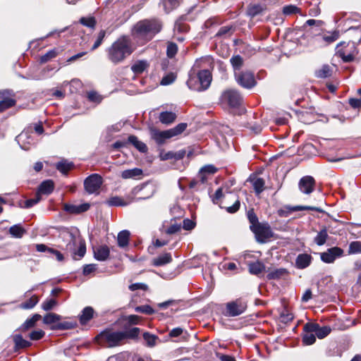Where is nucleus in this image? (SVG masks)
Instances as JSON below:
<instances>
[{
    "label": "nucleus",
    "instance_id": "20e7f679",
    "mask_svg": "<svg viewBox=\"0 0 361 361\" xmlns=\"http://www.w3.org/2000/svg\"><path fill=\"white\" fill-rule=\"evenodd\" d=\"M122 331L106 329L96 337L97 342L105 347L113 348L119 345L123 340Z\"/></svg>",
    "mask_w": 361,
    "mask_h": 361
},
{
    "label": "nucleus",
    "instance_id": "473e14b6",
    "mask_svg": "<svg viewBox=\"0 0 361 361\" xmlns=\"http://www.w3.org/2000/svg\"><path fill=\"white\" fill-rule=\"evenodd\" d=\"M176 118V115L171 111H164L159 115V121L164 124H170L173 123Z\"/></svg>",
    "mask_w": 361,
    "mask_h": 361
},
{
    "label": "nucleus",
    "instance_id": "393cba45",
    "mask_svg": "<svg viewBox=\"0 0 361 361\" xmlns=\"http://www.w3.org/2000/svg\"><path fill=\"white\" fill-rule=\"evenodd\" d=\"M16 349L26 348L31 345V343L23 338L20 334H16L13 337Z\"/></svg>",
    "mask_w": 361,
    "mask_h": 361
},
{
    "label": "nucleus",
    "instance_id": "f3484780",
    "mask_svg": "<svg viewBox=\"0 0 361 361\" xmlns=\"http://www.w3.org/2000/svg\"><path fill=\"white\" fill-rule=\"evenodd\" d=\"M94 257L98 261H105L109 256V249L106 245H100L93 248Z\"/></svg>",
    "mask_w": 361,
    "mask_h": 361
},
{
    "label": "nucleus",
    "instance_id": "5701e85b",
    "mask_svg": "<svg viewBox=\"0 0 361 361\" xmlns=\"http://www.w3.org/2000/svg\"><path fill=\"white\" fill-rule=\"evenodd\" d=\"M149 67V63L145 60H140L133 63L131 70L135 74L142 73Z\"/></svg>",
    "mask_w": 361,
    "mask_h": 361
},
{
    "label": "nucleus",
    "instance_id": "cd10ccee",
    "mask_svg": "<svg viewBox=\"0 0 361 361\" xmlns=\"http://www.w3.org/2000/svg\"><path fill=\"white\" fill-rule=\"evenodd\" d=\"M94 314V310L91 307H86L82 311L80 315V322L82 324H87L92 317Z\"/></svg>",
    "mask_w": 361,
    "mask_h": 361
},
{
    "label": "nucleus",
    "instance_id": "bf43d9fd",
    "mask_svg": "<svg viewBox=\"0 0 361 361\" xmlns=\"http://www.w3.org/2000/svg\"><path fill=\"white\" fill-rule=\"evenodd\" d=\"M135 310L137 312L145 313L147 314H152V313H154V310L152 309V307L147 305L137 306L135 308Z\"/></svg>",
    "mask_w": 361,
    "mask_h": 361
},
{
    "label": "nucleus",
    "instance_id": "c756f323",
    "mask_svg": "<svg viewBox=\"0 0 361 361\" xmlns=\"http://www.w3.org/2000/svg\"><path fill=\"white\" fill-rule=\"evenodd\" d=\"M128 141L140 152H146L147 151V145L144 142L140 141L136 136L130 135L128 137Z\"/></svg>",
    "mask_w": 361,
    "mask_h": 361
},
{
    "label": "nucleus",
    "instance_id": "13d9d810",
    "mask_svg": "<svg viewBox=\"0 0 361 361\" xmlns=\"http://www.w3.org/2000/svg\"><path fill=\"white\" fill-rule=\"evenodd\" d=\"M178 47L175 43L170 42L167 45L166 54L169 58H173L177 53Z\"/></svg>",
    "mask_w": 361,
    "mask_h": 361
},
{
    "label": "nucleus",
    "instance_id": "2eb2a0df",
    "mask_svg": "<svg viewBox=\"0 0 361 361\" xmlns=\"http://www.w3.org/2000/svg\"><path fill=\"white\" fill-rule=\"evenodd\" d=\"M217 171V168L212 164L205 165L202 167L199 171L198 177L202 182L204 183L207 181L208 176L213 175Z\"/></svg>",
    "mask_w": 361,
    "mask_h": 361
},
{
    "label": "nucleus",
    "instance_id": "a211bd4d",
    "mask_svg": "<svg viewBox=\"0 0 361 361\" xmlns=\"http://www.w3.org/2000/svg\"><path fill=\"white\" fill-rule=\"evenodd\" d=\"M54 189V183L51 180H46L41 183L37 190V194L49 195Z\"/></svg>",
    "mask_w": 361,
    "mask_h": 361
},
{
    "label": "nucleus",
    "instance_id": "c85d7f7f",
    "mask_svg": "<svg viewBox=\"0 0 361 361\" xmlns=\"http://www.w3.org/2000/svg\"><path fill=\"white\" fill-rule=\"evenodd\" d=\"M130 232L127 230H123L118 233L117 237L118 245L121 247H126L129 243Z\"/></svg>",
    "mask_w": 361,
    "mask_h": 361
},
{
    "label": "nucleus",
    "instance_id": "774afa93",
    "mask_svg": "<svg viewBox=\"0 0 361 361\" xmlns=\"http://www.w3.org/2000/svg\"><path fill=\"white\" fill-rule=\"evenodd\" d=\"M44 335L42 330L33 331L30 334V338L32 341H37L41 339Z\"/></svg>",
    "mask_w": 361,
    "mask_h": 361
},
{
    "label": "nucleus",
    "instance_id": "79ce46f5",
    "mask_svg": "<svg viewBox=\"0 0 361 361\" xmlns=\"http://www.w3.org/2000/svg\"><path fill=\"white\" fill-rule=\"evenodd\" d=\"M263 11V7L260 4H252L250 5L247 9V13L248 16L251 17H255V16L261 13Z\"/></svg>",
    "mask_w": 361,
    "mask_h": 361
},
{
    "label": "nucleus",
    "instance_id": "f03ea898",
    "mask_svg": "<svg viewBox=\"0 0 361 361\" xmlns=\"http://www.w3.org/2000/svg\"><path fill=\"white\" fill-rule=\"evenodd\" d=\"M161 30V24L157 20H143L137 22L133 30L134 37L145 43L151 40Z\"/></svg>",
    "mask_w": 361,
    "mask_h": 361
},
{
    "label": "nucleus",
    "instance_id": "a878e982",
    "mask_svg": "<svg viewBox=\"0 0 361 361\" xmlns=\"http://www.w3.org/2000/svg\"><path fill=\"white\" fill-rule=\"evenodd\" d=\"M316 341L314 331H309L306 329V324L303 326L302 342L305 345H312Z\"/></svg>",
    "mask_w": 361,
    "mask_h": 361
},
{
    "label": "nucleus",
    "instance_id": "72a5a7b5",
    "mask_svg": "<svg viewBox=\"0 0 361 361\" xmlns=\"http://www.w3.org/2000/svg\"><path fill=\"white\" fill-rule=\"evenodd\" d=\"M90 208L89 204H83L80 205H65V209L70 213H80L87 211Z\"/></svg>",
    "mask_w": 361,
    "mask_h": 361
},
{
    "label": "nucleus",
    "instance_id": "9d476101",
    "mask_svg": "<svg viewBox=\"0 0 361 361\" xmlns=\"http://www.w3.org/2000/svg\"><path fill=\"white\" fill-rule=\"evenodd\" d=\"M246 304L240 300H236L226 304V315L236 317L243 314L246 310Z\"/></svg>",
    "mask_w": 361,
    "mask_h": 361
},
{
    "label": "nucleus",
    "instance_id": "7ed1b4c3",
    "mask_svg": "<svg viewBox=\"0 0 361 361\" xmlns=\"http://www.w3.org/2000/svg\"><path fill=\"white\" fill-rule=\"evenodd\" d=\"M247 216L250 224V228L254 233L256 240L259 243L267 242L274 235L269 224L267 222H259L253 209L249 210Z\"/></svg>",
    "mask_w": 361,
    "mask_h": 361
},
{
    "label": "nucleus",
    "instance_id": "de8ad7c7",
    "mask_svg": "<svg viewBox=\"0 0 361 361\" xmlns=\"http://www.w3.org/2000/svg\"><path fill=\"white\" fill-rule=\"evenodd\" d=\"M61 319V316L55 313H48L44 318L43 322L46 324H54Z\"/></svg>",
    "mask_w": 361,
    "mask_h": 361
},
{
    "label": "nucleus",
    "instance_id": "f257e3e1",
    "mask_svg": "<svg viewBox=\"0 0 361 361\" xmlns=\"http://www.w3.org/2000/svg\"><path fill=\"white\" fill-rule=\"evenodd\" d=\"M106 51L108 59L111 63L118 64L133 53L132 42L128 37L122 36L115 41Z\"/></svg>",
    "mask_w": 361,
    "mask_h": 361
},
{
    "label": "nucleus",
    "instance_id": "ea45409f",
    "mask_svg": "<svg viewBox=\"0 0 361 361\" xmlns=\"http://www.w3.org/2000/svg\"><path fill=\"white\" fill-rule=\"evenodd\" d=\"M41 319V316L38 314H34L31 318L27 319L21 326L23 330H27L33 327L36 322Z\"/></svg>",
    "mask_w": 361,
    "mask_h": 361
},
{
    "label": "nucleus",
    "instance_id": "7c9ffc66",
    "mask_svg": "<svg viewBox=\"0 0 361 361\" xmlns=\"http://www.w3.org/2000/svg\"><path fill=\"white\" fill-rule=\"evenodd\" d=\"M56 168L63 174L66 175L73 168V162L62 160L56 164Z\"/></svg>",
    "mask_w": 361,
    "mask_h": 361
},
{
    "label": "nucleus",
    "instance_id": "c03bdc74",
    "mask_svg": "<svg viewBox=\"0 0 361 361\" xmlns=\"http://www.w3.org/2000/svg\"><path fill=\"white\" fill-rule=\"evenodd\" d=\"M339 37V32L338 31H334L332 32H328L322 35V39L327 44L335 42Z\"/></svg>",
    "mask_w": 361,
    "mask_h": 361
},
{
    "label": "nucleus",
    "instance_id": "864d4df0",
    "mask_svg": "<svg viewBox=\"0 0 361 361\" xmlns=\"http://www.w3.org/2000/svg\"><path fill=\"white\" fill-rule=\"evenodd\" d=\"M108 203L110 206H126L128 202L124 201L122 198L119 197H113L110 198L108 201Z\"/></svg>",
    "mask_w": 361,
    "mask_h": 361
},
{
    "label": "nucleus",
    "instance_id": "aec40b11",
    "mask_svg": "<svg viewBox=\"0 0 361 361\" xmlns=\"http://www.w3.org/2000/svg\"><path fill=\"white\" fill-rule=\"evenodd\" d=\"M122 320L124 322L123 324V329H127L131 326L139 324L141 321V317L135 314H130L123 317Z\"/></svg>",
    "mask_w": 361,
    "mask_h": 361
},
{
    "label": "nucleus",
    "instance_id": "4d7b16f0",
    "mask_svg": "<svg viewBox=\"0 0 361 361\" xmlns=\"http://www.w3.org/2000/svg\"><path fill=\"white\" fill-rule=\"evenodd\" d=\"M56 54H57V52L54 49L49 51L45 54H44L43 56H42L40 57V63H44L49 61L51 59L56 57Z\"/></svg>",
    "mask_w": 361,
    "mask_h": 361
},
{
    "label": "nucleus",
    "instance_id": "412c9836",
    "mask_svg": "<svg viewBox=\"0 0 361 361\" xmlns=\"http://www.w3.org/2000/svg\"><path fill=\"white\" fill-rule=\"evenodd\" d=\"M142 170L139 168H134L131 169H127L121 172V176L123 179L133 178L135 179L140 178L142 175Z\"/></svg>",
    "mask_w": 361,
    "mask_h": 361
},
{
    "label": "nucleus",
    "instance_id": "052dcab7",
    "mask_svg": "<svg viewBox=\"0 0 361 361\" xmlns=\"http://www.w3.org/2000/svg\"><path fill=\"white\" fill-rule=\"evenodd\" d=\"M80 22L82 25L88 27H94L95 26L96 22L94 18H81Z\"/></svg>",
    "mask_w": 361,
    "mask_h": 361
},
{
    "label": "nucleus",
    "instance_id": "e2e57ef3",
    "mask_svg": "<svg viewBox=\"0 0 361 361\" xmlns=\"http://www.w3.org/2000/svg\"><path fill=\"white\" fill-rule=\"evenodd\" d=\"M41 200V196L37 193L36 197L35 198L27 200L25 202V208H30L37 204Z\"/></svg>",
    "mask_w": 361,
    "mask_h": 361
},
{
    "label": "nucleus",
    "instance_id": "69168bd1",
    "mask_svg": "<svg viewBox=\"0 0 361 361\" xmlns=\"http://www.w3.org/2000/svg\"><path fill=\"white\" fill-rule=\"evenodd\" d=\"M176 76L173 73L164 76L161 80V85H169L174 82Z\"/></svg>",
    "mask_w": 361,
    "mask_h": 361
},
{
    "label": "nucleus",
    "instance_id": "bb28decb",
    "mask_svg": "<svg viewBox=\"0 0 361 361\" xmlns=\"http://www.w3.org/2000/svg\"><path fill=\"white\" fill-rule=\"evenodd\" d=\"M248 268L251 274L259 275L265 269V265L259 261H256L249 264Z\"/></svg>",
    "mask_w": 361,
    "mask_h": 361
},
{
    "label": "nucleus",
    "instance_id": "423d86ee",
    "mask_svg": "<svg viewBox=\"0 0 361 361\" xmlns=\"http://www.w3.org/2000/svg\"><path fill=\"white\" fill-rule=\"evenodd\" d=\"M357 46V44L353 41L341 42L336 46V54L342 59L343 62H350L358 53Z\"/></svg>",
    "mask_w": 361,
    "mask_h": 361
},
{
    "label": "nucleus",
    "instance_id": "b1692460",
    "mask_svg": "<svg viewBox=\"0 0 361 361\" xmlns=\"http://www.w3.org/2000/svg\"><path fill=\"white\" fill-rule=\"evenodd\" d=\"M73 255V258L75 259H78L76 258V255L79 257V258H82L84 257L86 252V245L85 242L80 238V241L78 242L77 247L73 252H70Z\"/></svg>",
    "mask_w": 361,
    "mask_h": 361
},
{
    "label": "nucleus",
    "instance_id": "09e8293b",
    "mask_svg": "<svg viewBox=\"0 0 361 361\" xmlns=\"http://www.w3.org/2000/svg\"><path fill=\"white\" fill-rule=\"evenodd\" d=\"M331 68L328 65L323 66L322 68L316 72V76L319 78H326L331 75Z\"/></svg>",
    "mask_w": 361,
    "mask_h": 361
},
{
    "label": "nucleus",
    "instance_id": "1a4fd4ad",
    "mask_svg": "<svg viewBox=\"0 0 361 361\" xmlns=\"http://www.w3.org/2000/svg\"><path fill=\"white\" fill-rule=\"evenodd\" d=\"M235 78L237 82L243 87L250 89L256 85L254 74L250 71L235 73Z\"/></svg>",
    "mask_w": 361,
    "mask_h": 361
},
{
    "label": "nucleus",
    "instance_id": "3c124183",
    "mask_svg": "<svg viewBox=\"0 0 361 361\" xmlns=\"http://www.w3.org/2000/svg\"><path fill=\"white\" fill-rule=\"evenodd\" d=\"M300 8L295 5H288L283 8V13L286 16H289L295 13H300Z\"/></svg>",
    "mask_w": 361,
    "mask_h": 361
},
{
    "label": "nucleus",
    "instance_id": "49530a36",
    "mask_svg": "<svg viewBox=\"0 0 361 361\" xmlns=\"http://www.w3.org/2000/svg\"><path fill=\"white\" fill-rule=\"evenodd\" d=\"M39 302V299L36 295L32 296L29 300L23 302L20 306L23 309L28 310L33 308Z\"/></svg>",
    "mask_w": 361,
    "mask_h": 361
},
{
    "label": "nucleus",
    "instance_id": "37998d69",
    "mask_svg": "<svg viewBox=\"0 0 361 361\" xmlns=\"http://www.w3.org/2000/svg\"><path fill=\"white\" fill-rule=\"evenodd\" d=\"M147 190L148 192L144 197H137L136 200H146L147 198H149L150 197H152L154 195V193L155 192L154 185H152L151 184H145L140 188V190Z\"/></svg>",
    "mask_w": 361,
    "mask_h": 361
},
{
    "label": "nucleus",
    "instance_id": "4c0bfd02",
    "mask_svg": "<svg viewBox=\"0 0 361 361\" xmlns=\"http://www.w3.org/2000/svg\"><path fill=\"white\" fill-rule=\"evenodd\" d=\"M252 183L253 188L255 192L259 195L260 194L264 189V180L262 178H254L251 180Z\"/></svg>",
    "mask_w": 361,
    "mask_h": 361
},
{
    "label": "nucleus",
    "instance_id": "a18cd8bd",
    "mask_svg": "<svg viewBox=\"0 0 361 361\" xmlns=\"http://www.w3.org/2000/svg\"><path fill=\"white\" fill-rule=\"evenodd\" d=\"M16 104V100L12 98H4L0 101V112L13 106Z\"/></svg>",
    "mask_w": 361,
    "mask_h": 361
},
{
    "label": "nucleus",
    "instance_id": "f8f14e48",
    "mask_svg": "<svg viewBox=\"0 0 361 361\" xmlns=\"http://www.w3.org/2000/svg\"><path fill=\"white\" fill-rule=\"evenodd\" d=\"M343 250L338 247L329 248L326 252L320 253V258L324 263H333L335 259L343 255Z\"/></svg>",
    "mask_w": 361,
    "mask_h": 361
},
{
    "label": "nucleus",
    "instance_id": "e433bc0d",
    "mask_svg": "<svg viewBox=\"0 0 361 361\" xmlns=\"http://www.w3.org/2000/svg\"><path fill=\"white\" fill-rule=\"evenodd\" d=\"M327 238H328L327 230L326 228H324L315 236L314 241L317 245L322 246L326 243Z\"/></svg>",
    "mask_w": 361,
    "mask_h": 361
},
{
    "label": "nucleus",
    "instance_id": "6ab92c4d",
    "mask_svg": "<svg viewBox=\"0 0 361 361\" xmlns=\"http://www.w3.org/2000/svg\"><path fill=\"white\" fill-rule=\"evenodd\" d=\"M312 259V257L309 254H300L295 259L296 267L298 269H305L310 264Z\"/></svg>",
    "mask_w": 361,
    "mask_h": 361
},
{
    "label": "nucleus",
    "instance_id": "c9c22d12",
    "mask_svg": "<svg viewBox=\"0 0 361 361\" xmlns=\"http://www.w3.org/2000/svg\"><path fill=\"white\" fill-rule=\"evenodd\" d=\"M123 335V340L130 338V339H135L138 337L140 329L137 327H129L127 329H124V331H122Z\"/></svg>",
    "mask_w": 361,
    "mask_h": 361
},
{
    "label": "nucleus",
    "instance_id": "4be33fe9",
    "mask_svg": "<svg viewBox=\"0 0 361 361\" xmlns=\"http://www.w3.org/2000/svg\"><path fill=\"white\" fill-rule=\"evenodd\" d=\"M172 261L171 253H164L155 257L152 260V264L155 267H160L170 263Z\"/></svg>",
    "mask_w": 361,
    "mask_h": 361
},
{
    "label": "nucleus",
    "instance_id": "58836bf2",
    "mask_svg": "<svg viewBox=\"0 0 361 361\" xmlns=\"http://www.w3.org/2000/svg\"><path fill=\"white\" fill-rule=\"evenodd\" d=\"M25 232V230L20 224L14 225L9 228V233L17 238H22Z\"/></svg>",
    "mask_w": 361,
    "mask_h": 361
},
{
    "label": "nucleus",
    "instance_id": "39448f33",
    "mask_svg": "<svg viewBox=\"0 0 361 361\" xmlns=\"http://www.w3.org/2000/svg\"><path fill=\"white\" fill-rule=\"evenodd\" d=\"M212 81V75L208 70L200 71L197 76L190 75L187 81V85L190 90L202 91L209 87Z\"/></svg>",
    "mask_w": 361,
    "mask_h": 361
},
{
    "label": "nucleus",
    "instance_id": "dca6fc26",
    "mask_svg": "<svg viewBox=\"0 0 361 361\" xmlns=\"http://www.w3.org/2000/svg\"><path fill=\"white\" fill-rule=\"evenodd\" d=\"M150 133L152 138L159 145L164 143L166 139L171 137L169 130L160 131L157 129L152 128Z\"/></svg>",
    "mask_w": 361,
    "mask_h": 361
},
{
    "label": "nucleus",
    "instance_id": "ddd939ff",
    "mask_svg": "<svg viewBox=\"0 0 361 361\" xmlns=\"http://www.w3.org/2000/svg\"><path fill=\"white\" fill-rule=\"evenodd\" d=\"M306 329L309 331H314L318 338L322 339L327 336L331 331V329L328 326H320L317 323H306Z\"/></svg>",
    "mask_w": 361,
    "mask_h": 361
},
{
    "label": "nucleus",
    "instance_id": "338daca9",
    "mask_svg": "<svg viewBox=\"0 0 361 361\" xmlns=\"http://www.w3.org/2000/svg\"><path fill=\"white\" fill-rule=\"evenodd\" d=\"M180 224H173L165 230V233L169 235H172L178 233L180 230Z\"/></svg>",
    "mask_w": 361,
    "mask_h": 361
},
{
    "label": "nucleus",
    "instance_id": "4468645a",
    "mask_svg": "<svg viewBox=\"0 0 361 361\" xmlns=\"http://www.w3.org/2000/svg\"><path fill=\"white\" fill-rule=\"evenodd\" d=\"M298 187L301 192L310 195L314 190L315 180L310 176H304L300 180Z\"/></svg>",
    "mask_w": 361,
    "mask_h": 361
},
{
    "label": "nucleus",
    "instance_id": "6e6d98bb",
    "mask_svg": "<svg viewBox=\"0 0 361 361\" xmlns=\"http://www.w3.org/2000/svg\"><path fill=\"white\" fill-rule=\"evenodd\" d=\"M105 35H106V31L105 30H101L98 35H97V39L95 41V42L94 43L91 50L92 51H94L96 49H97L102 43L104 37H105Z\"/></svg>",
    "mask_w": 361,
    "mask_h": 361
},
{
    "label": "nucleus",
    "instance_id": "5fc2aeb1",
    "mask_svg": "<svg viewBox=\"0 0 361 361\" xmlns=\"http://www.w3.org/2000/svg\"><path fill=\"white\" fill-rule=\"evenodd\" d=\"M361 252V243L359 241H353L349 245L348 253L355 254Z\"/></svg>",
    "mask_w": 361,
    "mask_h": 361
},
{
    "label": "nucleus",
    "instance_id": "f704fd0d",
    "mask_svg": "<svg viewBox=\"0 0 361 361\" xmlns=\"http://www.w3.org/2000/svg\"><path fill=\"white\" fill-rule=\"evenodd\" d=\"M230 62L234 70V75H235V73H239L238 71L243 67V59L240 55H235L231 58Z\"/></svg>",
    "mask_w": 361,
    "mask_h": 361
},
{
    "label": "nucleus",
    "instance_id": "680f3d73",
    "mask_svg": "<svg viewBox=\"0 0 361 361\" xmlns=\"http://www.w3.org/2000/svg\"><path fill=\"white\" fill-rule=\"evenodd\" d=\"M143 338L145 341L147 342L149 346H154L155 345L157 336L149 333H144Z\"/></svg>",
    "mask_w": 361,
    "mask_h": 361
},
{
    "label": "nucleus",
    "instance_id": "8fccbe9b",
    "mask_svg": "<svg viewBox=\"0 0 361 361\" xmlns=\"http://www.w3.org/2000/svg\"><path fill=\"white\" fill-rule=\"evenodd\" d=\"M187 128V124L184 123H181L178 124L176 127L173 128L169 129V132L171 133V137L176 136L181 133H183Z\"/></svg>",
    "mask_w": 361,
    "mask_h": 361
},
{
    "label": "nucleus",
    "instance_id": "603ef678",
    "mask_svg": "<svg viewBox=\"0 0 361 361\" xmlns=\"http://www.w3.org/2000/svg\"><path fill=\"white\" fill-rule=\"evenodd\" d=\"M57 305V301L54 298H48L44 301L42 304V308L45 311L52 310L55 306Z\"/></svg>",
    "mask_w": 361,
    "mask_h": 361
},
{
    "label": "nucleus",
    "instance_id": "6e6552de",
    "mask_svg": "<svg viewBox=\"0 0 361 361\" xmlns=\"http://www.w3.org/2000/svg\"><path fill=\"white\" fill-rule=\"evenodd\" d=\"M102 183L103 180L102 176L97 173H93L85 178L84 181V187L87 193L98 194Z\"/></svg>",
    "mask_w": 361,
    "mask_h": 361
},
{
    "label": "nucleus",
    "instance_id": "a19ab883",
    "mask_svg": "<svg viewBox=\"0 0 361 361\" xmlns=\"http://www.w3.org/2000/svg\"><path fill=\"white\" fill-rule=\"evenodd\" d=\"M286 274H287V271L286 269H282V268L276 269H274V270L270 271L267 274V279L269 280L279 279L281 277H283V276H285Z\"/></svg>",
    "mask_w": 361,
    "mask_h": 361
},
{
    "label": "nucleus",
    "instance_id": "0eeeda50",
    "mask_svg": "<svg viewBox=\"0 0 361 361\" xmlns=\"http://www.w3.org/2000/svg\"><path fill=\"white\" fill-rule=\"evenodd\" d=\"M59 238L62 243L59 247L67 252H73L80 241V236L78 232L73 233L68 229H63L60 232Z\"/></svg>",
    "mask_w": 361,
    "mask_h": 361
},
{
    "label": "nucleus",
    "instance_id": "2f4dec72",
    "mask_svg": "<svg viewBox=\"0 0 361 361\" xmlns=\"http://www.w3.org/2000/svg\"><path fill=\"white\" fill-rule=\"evenodd\" d=\"M180 1L181 0H161V4L165 12L168 13L177 8Z\"/></svg>",
    "mask_w": 361,
    "mask_h": 361
},
{
    "label": "nucleus",
    "instance_id": "9b49d317",
    "mask_svg": "<svg viewBox=\"0 0 361 361\" xmlns=\"http://www.w3.org/2000/svg\"><path fill=\"white\" fill-rule=\"evenodd\" d=\"M222 101L227 102L231 107H236L240 105L242 97L240 94L234 90H228L224 92L221 96Z\"/></svg>",
    "mask_w": 361,
    "mask_h": 361
},
{
    "label": "nucleus",
    "instance_id": "0e129e2a",
    "mask_svg": "<svg viewBox=\"0 0 361 361\" xmlns=\"http://www.w3.org/2000/svg\"><path fill=\"white\" fill-rule=\"evenodd\" d=\"M75 326V323L71 322H63L58 324L56 326V329L65 330V329H71L74 328Z\"/></svg>",
    "mask_w": 361,
    "mask_h": 361
}]
</instances>
